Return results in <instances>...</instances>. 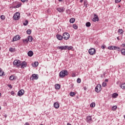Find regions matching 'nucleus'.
<instances>
[{"mask_svg":"<svg viewBox=\"0 0 125 125\" xmlns=\"http://www.w3.org/2000/svg\"><path fill=\"white\" fill-rule=\"evenodd\" d=\"M69 75V72L67 70H62L59 73V77L61 79H63L65 78L66 76H68Z\"/></svg>","mask_w":125,"mask_h":125,"instance_id":"f257e3e1","label":"nucleus"},{"mask_svg":"<svg viewBox=\"0 0 125 125\" xmlns=\"http://www.w3.org/2000/svg\"><path fill=\"white\" fill-rule=\"evenodd\" d=\"M57 49H60L61 50H66V49H68V50H71V49H73V46H58Z\"/></svg>","mask_w":125,"mask_h":125,"instance_id":"f03ea898","label":"nucleus"},{"mask_svg":"<svg viewBox=\"0 0 125 125\" xmlns=\"http://www.w3.org/2000/svg\"><path fill=\"white\" fill-rule=\"evenodd\" d=\"M14 66H16L17 68L21 67V61L19 60H16L13 62Z\"/></svg>","mask_w":125,"mask_h":125,"instance_id":"7ed1b4c3","label":"nucleus"},{"mask_svg":"<svg viewBox=\"0 0 125 125\" xmlns=\"http://www.w3.org/2000/svg\"><path fill=\"white\" fill-rule=\"evenodd\" d=\"M114 50H117V51H121V54H122V55H124V56H125V48H123L122 49H121V48H120V47L115 46Z\"/></svg>","mask_w":125,"mask_h":125,"instance_id":"20e7f679","label":"nucleus"},{"mask_svg":"<svg viewBox=\"0 0 125 125\" xmlns=\"http://www.w3.org/2000/svg\"><path fill=\"white\" fill-rule=\"evenodd\" d=\"M63 39L67 41L70 39V34L68 32H64L62 34Z\"/></svg>","mask_w":125,"mask_h":125,"instance_id":"39448f33","label":"nucleus"},{"mask_svg":"<svg viewBox=\"0 0 125 125\" xmlns=\"http://www.w3.org/2000/svg\"><path fill=\"white\" fill-rule=\"evenodd\" d=\"M95 90L96 92L97 93L100 92L101 90H102V86H101V84H98L95 87Z\"/></svg>","mask_w":125,"mask_h":125,"instance_id":"423d86ee","label":"nucleus"},{"mask_svg":"<svg viewBox=\"0 0 125 125\" xmlns=\"http://www.w3.org/2000/svg\"><path fill=\"white\" fill-rule=\"evenodd\" d=\"M88 53L90 55H94L96 54V50L93 48L89 49Z\"/></svg>","mask_w":125,"mask_h":125,"instance_id":"0eeeda50","label":"nucleus"},{"mask_svg":"<svg viewBox=\"0 0 125 125\" xmlns=\"http://www.w3.org/2000/svg\"><path fill=\"white\" fill-rule=\"evenodd\" d=\"M39 79V75L38 74H33L30 78L31 81H34V80H38Z\"/></svg>","mask_w":125,"mask_h":125,"instance_id":"6e6552de","label":"nucleus"},{"mask_svg":"<svg viewBox=\"0 0 125 125\" xmlns=\"http://www.w3.org/2000/svg\"><path fill=\"white\" fill-rule=\"evenodd\" d=\"M13 19H14V20H19V19H20V13H15L14 16H13Z\"/></svg>","mask_w":125,"mask_h":125,"instance_id":"1a4fd4ad","label":"nucleus"},{"mask_svg":"<svg viewBox=\"0 0 125 125\" xmlns=\"http://www.w3.org/2000/svg\"><path fill=\"white\" fill-rule=\"evenodd\" d=\"M20 39H21V37H20V36L16 35L13 38V40L12 41V42H16V41H19Z\"/></svg>","mask_w":125,"mask_h":125,"instance_id":"9d476101","label":"nucleus"},{"mask_svg":"<svg viewBox=\"0 0 125 125\" xmlns=\"http://www.w3.org/2000/svg\"><path fill=\"white\" fill-rule=\"evenodd\" d=\"M86 122L88 123V124H90L91 122H92V118H91V116H87L86 118Z\"/></svg>","mask_w":125,"mask_h":125,"instance_id":"9b49d317","label":"nucleus"},{"mask_svg":"<svg viewBox=\"0 0 125 125\" xmlns=\"http://www.w3.org/2000/svg\"><path fill=\"white\" fill-rule=\"evenodd\" d=\"M57 10L60 12V13H61V12H64V11H65V8H64V7H58L57 8Z\"/></svg>","mask_w":125,"mask_h":125,"instance_id":"f8f14e48","label":"nucleus"},{"mask_svg":"<svg viewBox=\"0 0 125 125\" xmlns=\"http://www.w3.org/2000/svg\"><path fill=\"white\" fill-rule=\"evenodd\" d=\"M26 67H27V62H26L23 61L21 62V68L24 69V68H26Z\"/></svg>","mask_w":125,"mask_h":125,"instance_id":"ddd939ff","label":"nucleus"},{"mask_svg":"<svg viewBox=\"0 0 125 125\" xmlns=\"http://www.w3.org/2000/svg\"><path fill=\"white\" fill-rule=\"evenodd\" d=\"M92 21L93 22H96V21H99V18H98V16L96 14H94V18L92 19Z\"/></svg>","mask_w":125,"mask_h":125,"instance_id":"4468645a","label":"nucleus"},{"mask_svg":"<svg viewBox=\"0 0 125 125\" xmlns=\"http://www.w3.org/2000/svg\"><path fill=\"white\" fill-rule=\"evenodd\" d=\"M24 92H25L23 89H21V90L19 91V92H18V96H20V97H21V96H22V95L24 94Z\"/></svg>","mask_w":125,"mask_h":125,"instance_id":"2eb2a0df","label":"nucleus"},{"mask_svg":"<svg viewBox=\"0 0 125 125\" xmlns=\"http://www.w3.org/2000/svg\"><path fill=\"white\" fill-rule=\"evenodd\" d=\"M56 37L57 38V39H58V40L59 41H62V40H63V35L62 36L60 34H57L56 35Z\"/></svg>","mask_w":125,"mask_h":125,"instance_id":"dca6fc26","label":"nucleus"},{"mask_svg":"<svg viewBox=\"0 0 125 125\" xmlns=\"http://www.w3.org/2000/svg\"><path fill=\"white\" fill-rule=\"evenodd\" d=\"M16 79H17V77L14 75H11L9 78V79L10 80V81H15Z\"/></svg>","mask_w":125,"mask_h":125,"instance_id":"f3484780","label":"nucleus"},{"mask_svg":"<svg viewBox=\"0 0 125 125\" xmlns=\"http://www.w3.org/2000/svg\"><path fill=\"white\" fill-rule=\"evenodd\" d=\"M60 87H61V85H60V84H56L55 85V89H57V90L60 89Z\"/></svg>","mask_w":125,"mask_h":125,"instance_id":"a211bd4d","label":"nucleus"},{"mask_svg":"<svg viewBox=\"0 0 125 125\" xmlns=\"http://www.w3.org/2000/svg\"><path fill=\"white\" fill-rule=\"evenodd\" d=\"M124 30L123 29H118V34L119 35H122L123 36V34H124Z\"/></svg>","mask_w":125,"mask_h":125,"instance_id":"6ab92c4d","label":"nucleus"},{"mask_svg":"<svg viewBox=\"0 0 125 125\" xmlns=\"http://www.w3.org/2000/svg\"><path fill=\"white\" fill-rule=\"evenodd\" d=\"M119 96V94L117 93H114L112 94V98H117Z\"/></svg>","mask_w":125,"mask_h":125,"instance_id":"aec40b11","label":"nucleus"},{"mask_svg":"<svg viewBox=\"0 0 125 125\" xmlns=\"http://www.w3.org/2000/svg\"><path fill=\"white\" fill-rule=\"evenodd\" d=\"M27 40L29 42H33V37L31 36H28Z\"/></svg>","mask_w":125,"mask_h":125,"instance_id":"412c9836","label":"nucleus"},{"mask_svg":"<svg viewBox=\"0 0 125 125\" xmlns=\"http://www.w3.org/2000/svg\"><path fill=\"white\" fill-rule=\"evenodd\" d=\"M54 107L56 109H58V108H59V104H58V103H55L54 104Z\"/></svg>","mask_w":125,"mask_h":125,"instance_id":"4be33fe9","label":"nucleus"},{"mask_svg":"<svg viewBox=\"0 0 125 125\" xmlns=\"http://www.w3.org/2000/svg\"><path fill=\"white\" fill-rule=\"evenodd\" d=\"M28 56H29L30 57H32L33 55H34V53L32 51H29L28 53Z\"/></svg>","mask_w":125,"mask_h":125,"instance_id":"5701e85b","label":"nucleus"},{"mask_svg":"<svg viewBox=\"0 0 125 125\" xmlns=\"http://www.w3.org/2000/svg\"><path fill=\"white\" fill-rule=\"evenodd\" d=\"M70 96H71V97H74L76 95V93L75 92H70L69 93Z\"/></svg>","mask_w":125,"mask_h":125,"instance_id":"b1692460","label":"nucleus"},{"mask_svg":"<svg viewBox=\"0 0 125 125\" xmlns=\"http://www.w3.org/2000/svg\"><path fill=\"white\" fill-rule=\"evenodd\" d=\"M71 76L72 78H75L76 77V71L73 70L72 71Z\"/></svg>","mask_w":125,"mask_h":125,"instance_id":"393cba45","label":"nucleus"},{"mask_svg":"<svg viewBox=\"0 0 125 125\" xmlns=\"http://www.w3.org/2000/svg\"><path fill=\"white\" fill-rule=\"evenodd\" d=\"M107 48L109 50H115V46H108Z\"/></svg>","mask_w":125,"mask_h":125,"instance_id":"a878e982","label":"nucleus"},{"mask_svg":"<svg viewBox=\"0 0 125 125\" xmlns=\"http://www.w3.org/2000/svg\"><path fill=\"white\" fill-rule=\"evenodd\" d=\"M38 66H39V62H35L33 64V67L36 68V67H38Z\"/></svg>","mask_w":125,"mask_h":125,"instance_id":"bb28decb","label":"nucleus"},{"mask_svg":"<svg viewBox=\"0 0 125 125\" xmlns=\"http://www.w3.org/2000/svg\"><path fill=\"white\" fill-rule=\"evenodd\" d=\"M22 42L23 43H28L29 41H28V39H23L22 40Z\"/></svg>","mask_w":125,"mask_h":125,"instance_id":"cd10ccee","label":"nucleus"},{"mask_svg":"<svg viewBox=\"0 0 125 125\" xmlns=\"http://www.w3.org/2000/svg\"><path fill=\"white\" fill-rule=\"evenodd\" d=\"M121 88H122V89H125V83H123L120 85Z\"/></svg>","mask_w":125,"mask_h":125,"instance_id":"c85d7f7f","label":"nucleus"},{"mask_svg":"<svg viewBox=\"0 0 125 125\" xmlns=\"http://www.w3.org/2000/svg\"><path fill=\"white\" fill-rule=\"evenodd\" d=\"M9 51H10V52H14V51H15V48L10 47L9 48Z\"/></svg>","mask_w":125,"mask_h":125,"instance_id":"c756f323","label":"nucleus"},{"mask_svg":"<svg viewBox=\"0 0 125 125\" xmlns=\"http://www.w3.org/2000/svg\"><path fill=\"white\" fill-rule=\"evenodd\" d=\"M3 76H5L4 74V71H2L0 72V77H3Z\"/></svg>","mask_w":125,"mask_h":125,"instance_id":"7c9ffc66","label":"nucleus"},{"mask_svg":"<svg viewBox=\"0 0 125 125\" xmlns=\"http://www.w3.org/2000/svg\"><path fill=\"white\" fill-rule=\"evenodd\" d=\"M75 21H76V20L75 19V18H71L69 20L70 23H74Z\"/></svg>","mask_w":125,"mask_h":125,"instance_id":"2f4dec72","label":"nucleus"},{"mask_svg":"<svg viewBox=\"0 0 125 125\" xmlns=\"http://www.w3.org/2000/svg\"><path fill=\"white\" fill-rule=\"evenodd\" d=\"M73 27L75 30H78V26L76 24L73 25Z\"/></svg>","mask_w":125,"mask_h":125,"instance_id":"473e14b6","label":"nucleus"},{"mask_svg":"<svg viewBox=\"0 0 125 125\" xmlns=\"http://www.w3.org/2000/svg\"><path fill=\"white\" fill-rule=\"evenodd\" d=\"M84 5L85 7V8H87V0L84 1Z\"/></svg>","mask_w":125,"mask_h":125,"instance_id":"72a5a7b5","label":"nucleus"},{"mask_svg":"<svg viewBox=\"0 0 125 125\" xmlns=\"http://www.w3.org/2000/svg\"><path fill=\"white\" fill-rule=\"evenodd\" d=\"M111 110L112 111H116V110H117V105H114L112 106Z\"/></svg>","mask_w":125,"mask_h":125,"instance_id":"f704fd0d","label":"nucleus"},{"mask_svg":"<svg viewBox=\"0 0 125 125\" xmlns=\"http://www.w3.org/2000/svg\"><path fill=\"white\" fill-rule=\"evenodd\" d=\"M90 107H91V108H94V107H95V103H91L90 105Z\"/></svg>","mask_w":125,"mask_h":125,"instance_id":"c9c22d12","label":"nucleus"},{"mask_svg":"<svg viewBox=\"0 0 125 125\" xmlns=\"http://www.w3.org/2000/svg\"><path fill=\"white\" fill-rule=\"evenodd\" d=\"M85 25L86 27H90V26H91V23H90V22H87L86 23Z\"/></svg>","mask_w":125,"mask_h":125,"instance_id":"e433bc0d","label":"nucleus"},{"mask_svg":"<svg viewBox=\"0 0 125 125\" xmlns=\"http://www.w3.org/2000/svg\"><path fill=\"white\" fill-rule=\"evenodd\" d=\"M21 5H22V4L21 3H19L15 6V7L16 8H19V7H21Z\"/></svg>","mask_w":125,"mask_h":125,"instance_id":"4c0bfd02","label":"nucleus"},{"mask_svg":"<svg viewBox=\"0 0 125 125\" xmlns=\"http://www.w3.org/2000/svg\"><path fill=\"white\" fill-rule=\"evenodd\" d=\"M66 13L67 14L70 15L71 14V10L70 9H67L66 10Z\"/></svg>","mask_w":125,"mask_h":125,"instance_id":"58836bf2","label":"nucleus"},{"mask_svg":"<svg viewBox=\"0 0 125 125\" xmlns=\"http://www.w3.org/2000/svg\"><path fill=\"white\" fill-rule=\"evenodd\" d=\"M102 86H103V87H105V86H107V83L105 82H103L102 83Z\"/></svg>","mask_w":125,"mask_h":125,"instance_id":"ea45409f","label":"nucleus"},{"mask_svg":"<svg viewBox=\"0 0 125 125\" xmlns=\"http://www.w3.org/2000/svg\"><path fill=\"white\" fill-rule=\"evenodd\" d=\"M27 34H28V35H31V33H32V30H31V29H28L27 30Z\"/></svg>","mask_w":125,"mask_h":125,"instance_id":"a19ab883","label":"nucleus"},{"mask_svg":"<svg viewBox=\"0 0 125 125\" xmlns=\"http://www.w3.org/2000/svg\"><path fill=\"white\" fill-rule=\"evenodd\" d=\"M28 23L29 21H28V20H25V22L23 23L24 26H27Z\"/></svg>","mask_w":125,"mask_h":125,"instance_id":"79ce46f5","label":"nucleus"},{"mask_svg":"<svg viewBox=\"0 0 125 125\" xmlns=\"http://www.w3.org/2000/svg\"><path fill=\"white\" fill-rule=\"evenodd\" d=\"M0 18L2 20H5V16L4 15L0 16Z\"/></svg>","mask_w":125,"mask_h":125,"instance_id":"37998d69","label":"nucleus"},{"mask_svg":"<svg viewBox=\"0 0 125 125\" xmlns=\"http://www.w3.org/2000/svg\"><path fill=\"white\" fill-rule=\"evenodd\" d=\"M82 82V80H81L80 78H78L77 80V82L78 83H81V82Z\"/></svg>","mask_w":125,"mask_h":125,"instance_id":"c03bdc74","label":"nucleus"},{"mask_svg":"<svg viewBox=\"0 0 125 125\" xmlns=\"http://www.w3.org/2000/svg\"><path fill=\"white\" fill-rule=\"evenodd\" d=\"M122 0H115V3H119V2H121Z\"/></svg>","mask_w":125,"mask_h":125,"instance_id":"a18cd8bd","label":"nucleus"},{"mask_svg":"<svg viewBox=\"0 0 125 125\" xmlns=\"http://www.w3.org/2000/svg\"><path fill=\"white\" fill-rule=\"evenodd\" d=\"M101 48H102L103 49H105V48H106V45H102Z\"/></svg>","mask_w":125,"mask_h":125,"instance_id":"49530a36","label":"nucleus"},{"mask_svg":"<svg viewBox=\"0 0 125 125\" xmlns=\"http://www.w3.org/2000/svg\"><path fill=\"white\" fill-rule=\"evenodd\" d=\"M21 2H28V0H21Z\"/></svg>","mask_w":125,"mask_h":125,"instance_id":"de8ad7c7","label":"nucleus"},{"mask_svg":"<svg viewBox=\"0 0 125 125\" xmlns=\"http://www.w3.org/2000/svg\"><path fill=\"white\" fill-rule=\"evenodd\" d=\"M15 94V93H14V91H12L11 92V95H13V96H14V94Z\"/></svg>","mask_w":125,"mask_h":125,"instance_id":"09e8293b","label":"nucleus"},{"mask_svg":"<svg viewBox=\"0 0 125 125\" xmlns=\"http://www.w3.org/2000/svg\"><path fill=\"white\" fill-rule=\"evenodd\" d=\"M69 86H70V88L74 87V84H73V83L71 84Z\"/></svg>","mask_w":125,"mask_h":125,"instance_id":"8fccbe9b","label":"nucleus"},{"mask_svg":"<svg viewBox=\"0 0 125 125\" xmlns=\"http://www.w3.org/2000/svg\"><path fill=\"white\" fill-rule=\"evenodd\" d=\"M7 86L8 87L10 88L11 89L12 88V85L11 84H8Z\"/></svg>","mask_w":125,"mask_h":125,"instance_id":"3c124183","label":"nucleus"},{"mask_svg":"<svg viewBox=\"0 0 125 125\" xmlns=\"http://www.w3.org/2000/svg\"><path fill=\"white\" fill-rule=\"evenodd\" d=\"M121 46H122V47H125V43H123V44L121 45Z\"/></svg>","mask_w":125,"mask_h":125,"instance_id":"603ef678","label":"nucleus"},{"mask_svg":"<svg viewBox=\"0 0 125 125\" xmlns=\"http://www.w3.org/2000/svg\"><path fill=\"white\" fill-rule=\"evenodd\" d=\"M24 125H30V124L28 122H26Z\"/></svg>","mask_w":125,"mask_h":125,"instance_id":"864d4df0","label":"nucleus"},{"mask_svg":"<svg viewBox=\"0 0 125 125\" xmlns=\"http://www.w3.org/2000/svg\"><path fill=\"white\" fill-rule=\"evenodd\" d=\"M10 8H12V9H13V8H15V6H12L10 7Z\"/></svg>","mask_w":125,"mask_h":125,"instance_id":"5fc2aeb1","label":"nucleus"},{"mask_svg":"<svg viewBox=\"0 0 125 125\" xmlns=\"http://www.w3.org/2000/svg\"><path fill=\"white\" fill-rule=\"evenodd\" d=\"M104 82H106L107 83H108V82H109V79H105Z\"/></svg>","mask_w":125,"mask_h":125,"instance_id":"6e6d98bb","label":"nucleus"},{"mask_svg":"<svg viewBox=\"0 0 125 125\" xmlns=\"http://www.w3.org/2000/svg\"><path fill=\"white\" fill-rule=\"evenodd\" d=\"M83 89H84V90H86V89H87V88L86 87V86H84Z\"/></svg>","mask_w":125,"mask_h":125,"instance_id":"4d7b16f0","label":"nucleus"},{"mask_svg":"<svg viewBox=\"0 0 125 125\" xmlns=\"http://www.w3.org/2000/svg\"><path fill=\"white\" fill-rule=\"evenodd\" d=\"M83 0H80V2H81L82 3V2H83Z\"/></svg>","mask_w":125,"mask_h":125,"instance_id":"13d9d810","label":"nucleus"},{"mask_svg":"<svg viewBox=\"0 0 125 125\" xmlns=\"http://www.w3.org/2000/svg\"><path fill=\"white\" fill-rule=\"evenodd\" d=\"M117 39L118 40V41H120V37H118L117 38Z\"/></svg>","mask_w":125,"mask_h":125,"instance_id":"bf43d9fd","label":"nucleus"},{"mask_svg":"<svg viewBox=\"0 0 125 125\" xmlns=\"http://www.w3.org/2000/svg\"><path fill=\"white\" fill-rule=\"evenodd\" d=\"M1 71H2V69L0 68V72H1Z\"/></svg>","mask_w":125,"mask_h":125,"instance_id":"052dcab7","label":"nucleus"},{"mask_svg":"<svg viewBox=\"0 0 125 125\" xmlns=\"http://www.w3.org/2000/svg\"><path fill=\"white\" fill-rule=\"evenodd\" d=\"M67 125H72L71 124H70V123H67Z\"/></svg>","mask_w":125,"mask_h":125,"instance_id":"680f3d73","label":"nucleus"},{"mask_svg":"<svg viewBox=\"0 0 125 125\" xmlns=\"http://www.w3.org/2000/svg\"><path fill=\"white\" fill-rule=\"evenodd\" d=\"M4 117H5V118H6V117H7V115H5Z\"/></svg>","mask_w":125,"mask_h":125,"instance_id":"e2e57ef3","label":"nucleus"},{"mask_svg":"<svg viewBox=\"0 0 125 125\" xmlns=\"http://www.w3.org/2000/svg\"><path fill=\"white\" fill-rule=\"evenodd\" d=\"M59 1H62V0H59Z\"/></svg>","mask_w":125,"mask_h":125,"instance_id":"0e129e2a","label":"nucleus"},{"mask_svg":"<svg viewBox=\"0 0 125 125\" xmlns=\"http://www.w3.org/2000/svg\"><path fill=\"white\" fill-rule=\"evenodd\" d=\"M0 110H1V107L0 106Z\"/></svg>","mask_w":125,"mask_h":125,"instance_id":"69168bd1","label":"nucleus"},{"mask_svg":"<svg viewBox=\"0 0 125 125\" xmlns=\"http://www.w3.org/2000/svg\"><path fill=\"white\" fill-rule=\"evenodd\" d=\"M118 6H119V7H121V5H120Z\"/></svg>","mask_w":125,"mask_h":125,"instance_id":"338daca9","label":"nucleus"},{"mask_svg":"<svg viewBox=\"0 0 125 125\" xmlns=\"http://www.w3.org/2000/svg\"><path fill=\"white\" fill-rule=\"evenodd\" d=\"M40 125H43V124H41Z\"/></svg>","mask_w":125,"mask_h":125,"instance_id":"774afa93","label":"nucleus"}]
</instances>
